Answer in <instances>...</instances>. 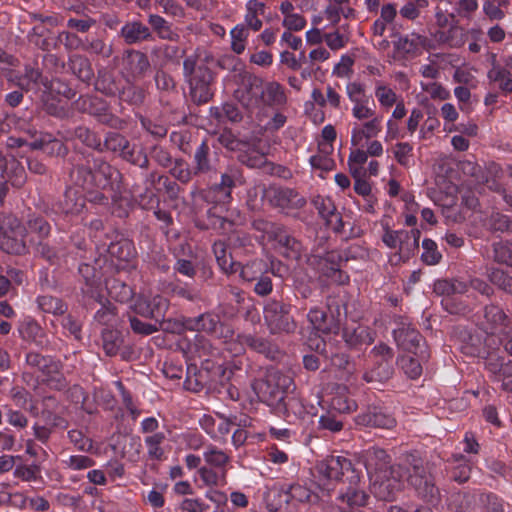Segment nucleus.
<instances>
[{"label": "nucleus", "mask_w": 512, "mask_h": 512, "mask_svg": "<svg viewBox=\"0 0 512 512\" xmlns=\"http://www.w3.org/2000/svg\"><path fill=\"white\" fill-rule=\"evenodd\" d=\"M374 93L379 105L383 108H390L397 102L396 92L382 81L375 83Z\"/></svg>", "instance_id": "obj_42"}, {"label": "nucleus", "mask_w": 512, "mask_h": 512, "mask_svg": "<svg viewBox=\"0 0 512 512\" xmlns=\"http://www.w3.org/2000/svg\"><path fill=\"white\" fill-rule=\"evenodd\" d=\"M239 161L250 168H261L266 162V156L255 147H250L238 155Z\"/></svg>", "instance_id": "obj_48"}, {"label": "nucleus", "mask_w": 512, "mask_h": 512, "mask_svg": "<svg viewBox=\"0 0 512 512\" xmlns=\"http://www.w3.org/2000/svg\"><path fill=\"white\" fill-rule=\"evenodd\" d=\"M383 128V116L378 115L362 122L351 124V145L363 147L365 142L377 138Z\"/></svg>", "instance_id": "obj_16"}, {"label": "nucleus", "mask_w": 512, "mask_h": 512, "mask_svg": "<svg viewBox=\"0 0 512 512\" xmlns=\"http://www.w3.org/2000/svg\"><path fill=\"white\" fill-rule=\"evenodd\" d=\"M238 100L251 112L260 111L265 107L283 106L287 97L283 87L277 82L266 84L255 76L248 77L243 86L236 91Z\"/></svg>", "instance_id": "obj_2"}, {"label": "nucleus", "mask_w": 512, "mask_h": 512, "mask_svg": "<svg viewBox=\"0 0 512 512\" xmlns=\"http://www.w3.org/2000/svg\"><path fill=\"white\" fill-rule=\"evenodd\" d=\"M319 428L327 430L331 433L340 432L343 429V420L336 415L333 410H329L322 414L318 420Z\"/></svg>", "instance_id": "obj_50"}, {"label": "nucleus", "mask_w": 512, "mask_h": 512, "mask_svg": "<svg viewBox=\"0 0 512 512\" xmlns=\"http://www.w3.org/2000/svg\"><path fill=\"white\" fill-rule=\"evenodd\" d=\"M487 369L494 373L498 381H502V387L506 390H512V380L505 381L504 378H502L503 375H505L510 368H512V362L508 364H498L493 363L491 359L486 363Z\"/></svg>", "instance_id": "obj_60"}, {"label": "nucleus", "mask_w": 512, "mask_h": 512, "mask_svg": "<svg viewBox=\"0 0 512 512\" xmlns=\"http://www.w3.org/2000/svg\"><path fill=\"white\" fill-rule=\"evenodd\" d=\"M404 373L411 379H416L422 374V366L418 359L411 356H402L398 360Z\"/></svg>", "instance_id": "obj_56"}, {"label": "nucleus", "mask_w": 512, "mask_h": 512, "mask_svg": "<svg viewBox=\"0 0 512 512\" xmlns=\"http://www.w3.org/2000/svg\"><path fill=\"white\" fill-rule=\"evenodd\" d=\"M421 232L418 229L407 230H391L386 227L382 235V242L386 247L397 250L390 261H407L419 249V240Z\"/></svg>", "instance_id": "obj_5"}, {"label": "nucleus", "mask_w": 512, "mask_h": 512, "mask_svg": "<svg viewBox=\"0 0 512 512\" xmlns=\"http://www.w3.org/2000/svg\"><path fill=\"white\" fill-rule=\"evenodd\" d=\"M278 410L284 413L288 422H295L303 419L306 415L314 414L313 406L305 405L300 397L289 395H287L284 403H282Z\"/></svg>", "instance_id": "obj_20"}, {"label": "nucleus", "mask_w": 512, "mask_h": 512, "mask_svg": "<svg viewBox=\"0 0 512 512\" xmlns=\"http://www.w3.org/2000/svg\"><path fill=\"white\" fill-rule=\"evenodd\" d=\"M307 318L316 333L329 334L338 329V325L334 319L328 317L327 314L318 307L311 308L307 314Z\"/></svg>", "instance_id": "obj_26"}, {"label": "nucleus", "mask_w": 512, "mask_h": 512, "mask_svg": "<svg viewBox=\"0 0 512 512\" xmlns=\"http://www.w3.org/2000/svg\"><path fill=\"white\" fill-rule=\"evenodd\" d=\"M362 457L369 477L390 468L388 466L389 457L386 451L381 448L371 447L364 452Z\"/></svg>", "instance_id": "obj_21"}, {"label": "nucleus", "mask_w": 512, "mask_h": 512, "mask_svg": "<svg viewBox=\"0 0 512 512\" xmlns=\"http://www.w3.org/2000/svg\"><path fill=\"white\" fill-rule=\"evenodd\" d=\"M343 339L350 347L370 345L375 339V332L369 327L358 326L354 329H345Z\"/></svg>", "instance_id": "obj_29"}, {"label": "nucleus", "mask_w": 512, "mask_h": 512, "mask_svg": "<svg viewBox=\"0 0 512 512\" xmlns=\"http://www.w3.org/2000/svg\"><path fill=\"white\" fill-rule=\"evenodd\" d=\"M423 253L421 259L427 265H436L440 262L442 255L438 251L437 244L431 239L422 241Z\"/></svg>", "instance_id": "obj_53"}, {"label": "nucleus", "mask_w": 512, "mask_h": 512, "mask_svg": "<svg viewBox=\"0 0 512 512\" xmlns=\"http://www.w3.org/2000/svg\"><path fill=\"white\" fill-rule=\"evenodd\" d=\"M210 154V147L205 141L196 148L192 160V170L194 175L209 174L210 172L215 171Z\"/></svg>", "instance_id": "obj_27"}, {"label": "nucleus", "mask_w": 512, "mask_h": 512, "mask_svg": "<svg viewBox=\"0 0 512 512\" xmlns=\"http://www.w3.org/2000/svg\"><path fill=\"white\" fill-rule=\"evenodd\" d=\"M421 89L435 100H448L450 91L438 82L421 83Z\"/></svg>", "instance_id": "obj_58"}, {"label": "nucleus", "mask_w": 512, "mask_h": 512, "mask_svg": "<svg viewBox=\"0 0 512 512\" xmlns=\"http://www.w3.org/2000/svg\"><path fill=\"white\" fill-rule=\"evenodd\" d=\"M65 468L78 471L90 468L94 465V461L85 455H71L67 459L62 460Z\"/></svg>", "instance_id": "obj_57"}, {"label": "nucleus", "mask_w": 512, "mask_h": 512, "mask_svg": "<svg viewBox=\"0 0 512 512\" xmlns=\"http://www.w3.org/2000/svg\"><path fill=\"white\" fill-rule=\"evenodd\" d=\"M444 59L443 54H432L429 56L428 64H423L420 67V73L424 78L437 79L440 76V62Z\"/></svg>", "instance_id": "obj_52"}, {"label": "nucleus", "mask_w": 512, "mask_h": 512, "mask_svg": "<svg viewBox=\"0 0 512 512\" xmlns=\"http://www.w3.org/2000/svg\"><path fill=\"white\" fill-rule=\"evenodd\" d=\"M120 156L130 162L131 164L138 165L141 168L148 167V158L143 153L142 150H136L134 146H131L130 143H127V148L123 149L120 153Z\"/></svg>", "instance_id": "obj_54"}, {"label": "nucleus", "mask_w": 512, "mask_h": 512, "mask_svg": "<svg viewBox=\"0 0 512 512\" xmlns=\"http://www.w3.org/2000/svg\"><path fill=\"white\" fill-rule=\"evenodd\" d=\"M264 320L271 333L290 332L295 324L290 318V306L275 299L269 300L263 310Z\"/></svg>", "instance_id": "obj_10"}, {"label": "nucleus", "mask_w": 512, "mask_h": 512, "mask_svg": "<svg viewBox=\"0 0 512 512\" xmlns=\"http://www.w3.org/2000/svg\"><path fill=\"white\" fill-rule=\"evenodd\" d=\"M197 61L195 57H187L183 63V72L185 81L189 84L190 92L193 98L197 97L198 87L204 86L205 79L202 77L201 80L197 79L195 73H197Z\"/></svg>", "instance_id": "obj_35"}, {"label": "nucleus", "mask_w": 512, "mask_h": 512, "mask_svg": "<svg viewBox=\"0 0 512 512\" xmlns=\"http://www.w3.org/2000/svg\"><path fill=\"white\" fill-rule=\"evenodd\" d=\"M238 340L239 343L236 344L234 348H229V351L233 355H240L243 353L245 345L259 353L265 354L266 356H270L273 352V347L264 338L254 337L252 335H238Z\"/></svg>", "instance_id": "obj_25"}, {"label": "nucleus", "mask_w": 512, "mask_h": 512, "mask_svg": "<svg viewBox=\"0 0 512 512\" xmlns=\"http://www.w3.org/2000/svg\"><path fill=\"white\" fill-rule=\"evenodd\" d=\"M220 323L216 314L205 313L195 318H188L184 321V327L191 331H204L214 335Z\"/></svg>", "instance_id": "obj_28"}, {"label": "nucleus", "mask_w": 512, "mask_h": 512, "mask_svg": "<svg viewBox=\"0 0 512 512\" xmlns=\"http://www.w3.org/2000/svg\"><path fill=\"white\" fill-rule=\"evenodd\" d=\"M489 277L492 283L498 285L508 293H512V277L507 275L503 270L493 269Z\"/></svg>", "instance_id": "obj_64"}, {"label": "nucleus", "mask_w": 512, "mask_h": 512, "mask_svg": "<svg viewBox=\"0 0 512 512\" xmlns=\"http://www.w3.org/2000/svg\"><path fill=\"white\" fill-rule=\"evenodd\" d=\"M168 309V300L161 295L147 296L139 295L134 304L135 313L150 319H154L157 323L164 317Z\"/></svg>", "instance_id": "obj_14"}, {"label": "nucleus", "mask_w": 512, "mask_h": 512, "mask_svg": "<svg viewBox=\"0 0 512 512\" xmlns=\"http://www.w3.org/2000/svg\"><path fill=\"white\" fill-rule=\"evenodd\" d=\"M267 237L274 242V247L286 257L296 258L301 248L300 243L279 224H270L266 229Z\"/></svg>", "instance_id": "obj_15"}, {"label": "nucleus", "mask_w": 512, "mask_h": 512, "mask_svg": "<svg viewBox=\"0 0 512 512\" xmlns=\"http://www.w3.org/2000/svg\"><path fill=\"white\" fill-rule=\"evenodd\" d=\"M242 177L240 170L237 167L230 166L221 175V181L212 187L205 199L213 202H226L231 197V190L237 183H241Z\"/></svg>", "instance_id": "obj_17"}, {"label": "nucleus", "mask_w": 512, "mask_h": 512, "mask_svg": "<svg viewBox=\"0 0 512 512\" xmlns=\"http://www.w3.org/2000/svg\"><path fill=\"white\" fill-rule=\"evenodd\" d=\"M240 277L247 282L257 280L262 274L267 272V264L261 259H254L245 265H240Z\"/></svg>", "instance_id": "obj_41"}, {"label": "nucleus", "mask_w": 512, "mask_h": 512, "mask_svg": "<svg viewBox=\"0 0 512 512\" xmlns=\"http://www.w3.org/2000/svg\"><path fill=\"white\" fill-rule=\"evenodd\" d=\"M244 21L248 28L259 31L262 28L261 16L265 13V4L258 0H248L245 5Z\"/></svg>", "instance_id": "obj_32"}, {"label": "nucleus", "mask_w": 512, "mask_h": 512, "mask_svg": "<svg viewBox=\"0 0 512 512\" xmlns=\"http://www.w3.org/2000/svg\"><path fill=\"white\" fill-rule=\"evenodd\" d=\"M493 252L495 261L512 266V250L507 242H495Z\"/></svg>", "instance_id": "obj_59"}, {"label": "nucleus", "mask_w": 512, "mask_h": 512, "mask_svg": "<svg viewBox=\"0 0 512 512\" xmlns=\"http://www.w3.org/2000/svg\"><path fill=\"white\" fill-rule=\"evenodd\" d=\"M404 478L422 498L431 502L437 498L439 492L431 475L419 464H414L412 470H407L402 465H394L389 470L377 472L370 476L371 491L380 500H393L403 488Z\"/></svg>", "instance_id": "obj_1"}, {"label": "nucleus", "mask_w": 512, "mask_h": 512, "mask_svg": "<svg viewBox=\"0 0 512 512\" xmlns=\"http://www.w3.org/2000/svg\"><path fill=\"white\" fill-rule=\"evenodd\" d=\"M356 407V402L346 394L345 388L339 389L331 400V409L339 413H350Z\"/></svg>", "instance_id": "obj_46"}, {"label": "nucleus", "mask_w": 512, "mask_h": 512, "mask_svg": "<svg viewBox=\"0 0 512 512\" xmlns=\"http://www.w3.org/2000/svg\"><path fill=\"white\" fill-rule=\"evenodd\" d=\"M165 440L166 436L163 432H155L144 438V444L149 460L163 461L166 459L165 449L163 447Z\"/></svg>", "instance_id": "obj_31"}, {"label": "nucleus", "mask_w": 512, "mask_h": 512, "mask_svg": "<svg viewBox=\"0 0 512 512\" xmlns=\"http://www.w3.org/2000/svg\"><path fill=\"white\" fill-rule=\"evenodd\" d=\"M333 144L330 143H318V153L310 157V164L314 168H318L324 171L331 170L334 162L330 157L333 152Z\"/></svg>", "instance_id": "obj_34"}, {"label": "nucleus", "mask_w": 512, "mask_h": 512, "mask_svg": "<svg viewBox=\"0 0 512 512\" xmlns=\"http://www.w3.org/2000/svg\"><path fill=\"white\" fill-rule=\"evenodd\" d=\"M315 469L319 486L323 490L330 491L332 488L328 487V484L339 481L345 472L352 469V464L346 457L332 455L319 461Z\"/></svg>", "instance_id": "obj_9"}, {"label": "nucleus", "mask_w": 512, "mask_h": 512, "mask_svg": "<svg viewBox=\"0 0 512 512\" xmlns=\"http://www.w3.org/2000/svg\"><path fill=\"white\" fill-rule=\"evenodd\" d=\"M203 460L205 465L197 471L202 484L210 488L225 486L231 456L217 446L209 444L203 452Z\"/></svg>", "instance_id": "obj_4"}, {"label": "nucleus", "mask_w": 512, "mask_h": 512, "mask_svg": "<svg viewBox=\"0 0 512 512\" xmlns=\"http://www.w3.org/2000/svg\"><path fill=\"white\" fill-rule=\"evenodd\" d=\"M213 252L218 266L225 273H233L238 270L239 263L232 260L231 254L227 251V245L223 241H216L213 244Z\"/></svg>", "instance_id": "obj_33"}, {"label": "nucleus", "mask_w": 512, "mask_h": 512, "mask_svg": "<svg viewBox=\"0 0 512 512\" xmlns=\"http://www.w3.org/2000/svg\"><path fill=\"white\" fill-rule=\"evenodd\" d=\"M85 200L82 194L77 190L69 189L65 193V199L62 203V210L65 214L77 215L83 211Z\"/></svg>", "instance_id": "obj_40"}, {"label": "nucleus", "mask_w": 512, "mask_h": 512, "mask_svg": "<svg viewBox=\"0 0 512 512\" xmlns=\"http://www.w3.org/2000/svg\"><path fill=\"white\" fill-rule=\"evenodd\" d=\"M102 339L103 348L106 354L109 356L116 355L122 342L119 333L117 331L104 329L102 332Z\"/></svg>", "instance_id": "obj_55"}, {"label": "nucleus", "mask_w": 512, "mask_h": 512, "mask_svg": "<svg viewBox=\"0 0 512 512\" xmlns=\"http://www.w3.org/2000/svg\"><path fill=\"white\" fill-rule=\"evenodd\" d=\"M392 152L399 165L408 168L414 164L413 146L410 143L398 142L394 145Z\"/></svg>", "instance_id": "obj_44"}, {"label": "nucleus", "mask_w": 512, "mask_h": 512, "mask_svg": "<svg viewBox=\"0 0 512 512\" xmlns=\"http://www.w3.org/2000/svg\"><path fill=\"white\" fill-rule=\"evenodd\" d=\"M393 336L397 345L403 350L415 355L420 353L419 357L422 360L427 357L422 350L424 345H421V342H423L421 335L410 325L403 324L398 329H395Z\"/></svg>", "instance_id": "obj_19"}, {"label": "nucleus", "mask_w": 512, "mask_h": 512, "mask_svg": "<svg viewBox=\"0 0 512 512\" xmlns=\"http://www.w3.org/2000/svg\"><path fill=\"white\" fill-rule=\"evenodd\" d=\"M339 499L350 507H361L367 503L368 495L355 486H349L345 493H341Z\"/></svg>", "instance_id": "obj_49"}, {"label": "nucleus", "mask_w": 512, "mask_h": 512, "mask_svg": "<svg viewBox=\"0 0 512 512\" xmlns=\"http://www.w3.org/2000/svg\"><path fill=\"white\" fill-rule=\"evenodd\" d=\"M293 385L292 379L280 372H271L264 381L258 382L255 389L261 401L275 409H279Z\"/></svg>", "instance_id": "obj_6"}, {"label": "nucleus", "mask_w": 512, "mask_h": 512, "mask_svg": "<svg viewBox=\"0 0 512 512\" xmlns=\"http://www.w3.org/2000/svg\"><path fill=\"white\" fill-rule=\"evenodd\" d=\"M265 196L271 205L290 215H295L306 204L305 198L290 188L270 187Z\"/></svg>", "instance_id": "obj_11"}, {"label": "nucleus", "mask_w": 512, "mask_h": 512, "mask_svg": "<svg viewBox=\"0 0 512 512\" xmlns=\"http://www.w3.org/2000/svg\"><path fill=\"white\" fill-rule=\"evenodd\" d=\"M18 334L26 342L42 345L45 342V333L39 323L30 316L24 317L18 324Z\"/></svg>", "instance_id": "obj_23"}, {"label": "nucleus", "mask_w": 512, "mask_h": 512, "mask_svg": "<svg viewBox=\"0 0 512 512\" xmlns=\"http://www.w3.org/2000/svg\"><path fill=\"white\" fill-rule=\"evenodd\" d=\"M281 497H284L287 503L290 502H305L311 497V491L300 484L289 485L282 489Z\"/></svg>", "instance_id": "obj_45"}, {"label": "nucleus", "mask_w": 512, "mask_h": 512, "mask_svg": "<svg viewBox=\"0 0 512 512\" xmlns=\"http://www.w3.org/2000/svg\"><path fill=\"white\" fill-rule=\"evenodd\" d=\"M371 353H372L373 357L375 358V360L379 363V368L382 369V371H379L377 373V375L380 378L389 377L391 374V368L388 365V363L393 358L392 349L389 346H387L386 344L381 343L379 345H376L372 349Z\"/></svg>", "instance_id": "obj_36"}, {"label": "nucleus", "mask_w": 512, "mask_h": 512, "mask_svg": "<svg viewBox=\"0 0 512 512\" xmlns=\"http://www.w3.org/2000/svg\"><path fill=\"white\" fill-rule=\"evenodd\" d=\"M77 185L90 191L93 187L106 191L113 198L120 189L121 174L102 159H94L89 167L79 166L72 171Z\"/></svg>", "instance_id": "obj_3"}, {"label": "nucleus", "mask_w": 512, "mask_h": 512, "mask_svg": "<svg viewBox=\"0 0 512 512\" xmlns=\"http://www.w3.org/2000/svg\"><path fill=\"white\" fill-rule=\"evenodd\" d=\"M320 216L326 221V224L336 232H340L343 228V223L340 215L336 211L333 201L328 197L318 196L314 200Z\"/></svg>", "instance_id": "obj_22"}, {"label": "nucleus", "mask_w": 512, "mask_h": 512, "mask_svg": "<svg viewBox=\"0 0 512 512\" xmlns=\"http://www.w3.org/2000/svg\"><path fill=\"white\" fill-rule=\"evenodd\" d=\"M484 319L482 323L484 331L490 336H495L498 342L504 345L505 350L512 355V334L504 311L496 305H488L484 309Z\"/></svg>", "instance_id": "obj_7"}, {"label": "nucleus", "mask_w": 512, "mask_h": 512, "mask_svg": "<svg viewBox=\"0 0 512 512\" xmlns=\"http://www.w3.org/2000/svg\"><path fill=\"white\" fill-rule=\"evenodd\" d=\"M231 49L236 54L244 52L246 47V40L248 38V31L243 24H238L230 31Z\"/></svg>", "instance_id": "obj_51"}, {"label": "nucleus", "mask_w": 512, "mask_h": 512, "mask_svg": "<svg viewBox=\"0 0 512 512\" xmlns=\"http://www.w3.org/2000/svg\"><path fill=\"white\" fill-rule=\"evenodd\" d=\"M26 173L24 167L15 157H6L0 153V199L8 190V184L20 187L25 183Z\"/></svg>", "instance_id": "obj_13"}, {"label": "nucleus", "mask_w": 512, "mask_h": 512, "mask_svg": "<svg viewBox=\"0 0 512 512\" xmlns=\"http://www.w3.org/2000/svg\"><path fill=\"white\" fill-rule=\"evenodd\" d=\"M249 424L248 418H243L237 421V417H226L223 414H218V421L214 428V434H211V438L215 441H226V436L231 430V426L245 427Z\"/></svg>", "instance_id": "obj_30"}, {"label": "nucleus", "mask_w": 512, "mask_h": 512, "mask_svg": "<svg viewBox=\"0 0 512 512\" xmlns=\"http://www.w3.org/2000/svg\"><path fill=\"white\" fill-rule=\"evenodd\" d=\"M26 363L38 369L43 373V381L57 390H61L66 386L65 379L58 371V364L50 357H45L36 352H29L26 355Z\"/></svg>", "instance_id": "obj_12"}, {"label": "nucleus", "mask_w": 512, "mask_h": 512, "mask_svg": "<svg viewBox=\"0 0 512 512\" xmlns=\"http://www.w3.org/2000/svg\"><path fill=\"white\" fill-rule=\"evenodd\" d=\"M122 36L129 44L137 43L150 37L148 27L139 22L124 25L121 29Z\"/></svg>", "instance_id": "obj_39"}, {"label": "nucleus", "mask_w": 512, "mask_h": 512, "mask_svg": "<svg viewBox=\"0 0 512 512\" xmlns=\"http://www.w3.org/2000/svg\"><path fill=\"white\" fill-rule=\"evenodd\" d=\"M348 41L349 37L338 30L324 34V42L333 51L344 48Z\"/></svg>", "instance_id": "obj_61"}, {"label": "nucleus", "mask_w": 512, "mask_h": 512, "mask_svg": "<svg viewBox=\"0 0 512 512\" xmlns=\"http://www.w3.org/2000/svg\"><path fill=\"white\" fill-rule=\"evenodd\" d=\"M127 68L133 77L142 76L150 67L148 57L139 51L131 52L126 58Z\"/></svg>", "instance_id": "obj_38"}, {"label": "nucleus", "mask_w": 512, "mask_h": 512, "mask_svg": "<svg viewBox=\"0 0 512 512\" xmlns=\"http://www.w3.org/2000/svg\"><path fill=\"white\" fill-rule=\"evenodd\" d=\"M346 94L351 104L369 99L365 87L360 82H350L346 85Z\"/></svg>", "instance_id": "obj_63"}, {"label": "nucleus", "mask_w": 512, "mask_h": 512, "mask_svg": "<svg viewBox=\"0 0 512 512\" xmlns=\"http://www.w3.org/2000/svg\"><path fill=\"white\" fill-rule=\"evenodd\" d=\"M148 23L161 39L169 41L178 40V33L172 29L171 25L163 17L156 14H150L148 17Z\"/></svg>", "instance_id": "obj_37"}, {"label": "nucleus", "mask_w": 512, "mask_h": 512, "mask_svg": "<svg viewBox=\"0 0 512 512\" xmlns=\"http://www.w3.org/2000/svg\"><path fill=\"white\" fill-rule=\"evenodd\" d=\"M37 305L43 312L54 315L63 314L67 309L60 299L49 295L38 296Z\"/></svg>", "instance_id": "obj_47"}, {"label": "nucleus", "mask_w": 512, "mask_h": 512, "mask_svg": "<svg viewBox=\"0 0 512 512\" xmlns=\"http://www.w3.org/2000/svg\"><path fill=\"white\" fill-rule=\"evenodd\" d=\"M351 115L353 122H362L378 116L374 103L369 99L352 104Z\"/></svg>", "instance_id": "obj_43"}, {"label": "nucleus", "mask_w": 512, "mask_h": 512, "mask_svg": "<svg viewBox=\"0 0 512 512\" xmlns=\"http://www.w3.org/2000/svg\"><path fill=\"white\" fill-rule=\"evenodd\" d=\"M356 423L364 427L392 429L396 420L391 415L374 409L358 415Z\"/></svg>", "instance_id": "obj_24"}, {"label": "nucleus", "mask_w": 512, "mask_h": 512, "mask_svg": "<svg viewBox=\"0 0 512 512\" xmlns=\"http://www.w3.org/2000/svg\"><path fill=\"white\" fill-rule=\"evenodd\" d=\"M26 228L16 217H6L0 228V249L9 254L21 255L26 251Z\"/></svg>", "instance_id": "obj_8"}, {"label": "nucleus", "mask_w": 512, "mask_h": 512, "mask_svg": "<svg viewBox=\"0 0 512 512\" xmlns=\"http://www.w3.org/2000/svg\"><path fill=\"white\" fill-rule=\"evenodd\" d=\"M455 462L457 465L453 467L452 478L459 483L467 481L471 471L469 464L462 456L455 458Z\"/></svg>", "instance_id": "obj_62"}, {"label": "nucleus", "mask_w": 512, "mask_h": 512, "mask_svg": "<svg viewBox=\"0 0 512 512\" xmlns=\"http://www.w3.org/2000/svg\"><path fill=\"white\" fill-rule=\"evenodd\" d=\"M17 84L25 90L36 89L42 84L45 89L57 91V93L62 94L67 99H71L74 96V92L59 80H53L50 86H48V83L43 81L39 70L32 67H26L25 74L19 78Z\"/></svg>", "instance_id": "obj_18"}]
</instances>
